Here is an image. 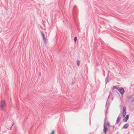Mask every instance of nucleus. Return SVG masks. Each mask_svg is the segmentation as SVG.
I'll list each match as a JSON object with an SVG mask.
<instances>
[{"label":"nucleus","mask_w":134,"mask_h":134,"mask_svg":"<svg viewBox=\"0 0 134 134\" xmlns=\"http://www.w3.org/2000/svg\"><path fill=\"white\" fill-rule=\"evenodd\" d=\"M6 106V103L5 100H2L1 101L0 103V108L2 110H4Z\"/></svg>","instance_id":"obj_1"},{"label":"nucleus","mask_w":134,"mask_h":134,"mask_svg":"<svg viewBox=\"0 0 134 134\" xmlns=\"http://www.w3.org/2000/svg\"><path fill=\"white\" fill-rule=\"evenodd\" d=\"M116 89L118 90L121 94H122L124 93V89L122 88H120L119 87L115 86L113 87V89Z\"/></svg>","instance_id":"obj_2"},{"label":"nucleus","mask_w":134,"mask_h":134,"mask_svg":"<svg viewBox=\"0 0 134 134\" xmlns=\"http://www.w3.org/2000/svg\"><path fill=\"white\" fill-rule=\"evenodd\" d=\"M126 108L125 107H123V111L122 112V115L124 117L126 115Z\"/></svg>","instance_id":"obj_3"},{"label":"nucleus","mask_w":134,"mask_h":134,"mask_svg":"<svg viewBox=\"0 0 134 134\" xmlns=\"http://www.w3.org/2000/svg\"><path fill=\"white\" fill-rule=\"evenodd\" d=\"M41 35L43 37V40L44 41H46V39L43 33V32H41Z\"/></svg>","instance_id":"obj_4"},{"label":"nucleus","mask_w":134,"mask_h":134,"mask_svg":"<svg viewBox=\"0 0 134 134\" xmlns=\"http://www.w3.org/2000/svg\"><path fill=\"white\" fill-rule=\"evenodd\" d=\"M129 116L128 115H127L125 118L124 119L123 121L124 122H126L127 121V120L129 119Z\"/></svg>","instance_id":"obj_5"},{"label":"nucleus","mask_w":134,"mask_h":134,"mask_svg":"<svg viewBox=\"0 0 134 134\" xmlns=\"http://www.w3.org/2000/svg\"><path fill=\"white\" fill-rule=\"evenodd\" d=\"M104 133L106 134V131H107V127L105 126L104 125Z\"/></svg>","instance_id":"obj_6"},{"label":"nucleus","mask_w":134,"mask_h":134,"mask_svg":"<svg viewBox=\"0 0 134 134\" xmlns=\"http://www.w3.org/2000/svg\"><path fill=\"white\" fill-rule=\"evenodd\" d=\"M129 126V125L128 124H126L124 125L123 126V128L124 129H127Z\"/></svg>","instance_id":"obj_7"},{"label":"nucleus","mask_w":134,"mask_h":134,"mask_svg":"<svg viewBox=\"0 0 134 134\" xmlns=\"http://www.w3.org/2000/svg\"><path fill=\"white\" fill-rule=\"evenodd\" d=\"M120 119H121V117L120 116H118V117L117 119V120H116V122H117V123H118L119 122V121L120 120Z\"/></svg>","instance_id":"obj_8"},{"label":"nucleus","mask_w":134,"mask_h":134,"mask_svg":"<svg viewBox=\"0 0 134 134\" xmlns=\"http://www.w3.org/2000/svg\"><path fill=\"white\" fill-rule=\"evenodd\" d=\"M77 64L78 66H79L80 64V62L79 61V60H77Z\"/></svg>","instance_id":"obj_9"},{"label":"nucleus","mask_w":134,"mask_h":134,"mask_svg":"<svg viewBox=\"0 0 134 134\" xmlns=\"http://www.w3.org/2000/svg\"><path fill=\"white\" fill-rule=\"evenodd\" d=\"M77 40L76 37H75L74 39V41L75 42H76Z\"/></svg>","instance_id":"obj_10"},{"label":"nucleus","mask_w":134,"mask_h":134,"mask_svg":"<svg viewBox=\"0 0 134 134\" xmlns=\"http://www.w3.org/2000/svg\"><path fill=\"white\" fill-rule=\"evenodd\" d=\"M55 131H54L53 130L52 131V132L50 134H54Z\"/></svg>","instance_id":"obj_11"},{"label":"nucleus","mask_w":134,"mask_h":134,"mask_svg":"<svg viewBox=\"0 0 134 134\" xmlns=\"http://www.w3.org/2000/svg\"><path fill=\"white\" fill-rule=\"evenodd\" d=\"M107 125H108V126H109V127H110V123H109V122H108L107 123Z\"/></svg>","instance_id":"obj_12"},{"label":"nucleus","mask_w":134,"mask_h":134,"mask_svg":"<svg viewBox=\"0 0 134 134\" xmlns=\"http://www.w3.org/2000/svg\"><path fill=\"white\" fill-rule=\"evenodd\" d=\"M13 124H13V125H12V126H13Z\"/></svg>","instance_id":"obj_13"}]
</instances>
